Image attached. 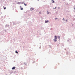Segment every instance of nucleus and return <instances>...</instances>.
<instances>
[{"label": "nucleus", "instance_id": "nucleus-3", "mask_svg": "<svg viewBox=\"0 0 75 75\" xmlns=\"http://www.w3.org/2000/svg\"><path fill=\"white\" fill-rule=\"evenodd\" d=\"M20 7H21V10H23V8H22L21 6H20Z\"/></svg>", "mask_w": 75, "mask_h": 75}, {"label": "nucleus", "instance_id": "nucleus-15", "mask_svg": "<svg viewBox=\"0 0 75 75\" xmlns=\"http://www.w3.org/2000/svg\"><path fill=\"white\" fill-rule=\"evenodd\" d=\"M57 18H55V20H57Z\"/></svg>", "mask_w": 75, "mask_h": 75}, {"label": "nucleus", "instance_id": "nucleus-12", "mask_svg": "<svg viewBox=\"0 0 75 75\" xmlns=\"http://www.w3.org/2000/svg\"><path fill=\"white\" fill-rule=\"evenodd\" d=\"M47 23V21H45V23Z\"/></svg>", "mask_w": 75, "mask_h": 75}, {"label": "nucleus", "instance_id": "nucleus-6", "mask_svg": "<svg viewBox=\"0 0 75 75\" xmlns=\"http://www.w3.org/2000/svg\"><path fill=\"white\" fill-rule=\"evenodd\" d=\"M24 4L25 6H27V4H26L25 3Z\"/></svg>", "mask_w": 75, "mask_h": 75}, {"label": "nucleus", "instance_id": "nucleus-8", "mask_svg": "<svg viewBox=\"0 0 75 75\" xmlns=\"http://www.w3.org/2000/svg\"><path fill=\"white\" fill-rule=\"evenodd\" d=\"M58 37L59 39H60V37H59V36H58Z\"/></svg>", "mask_w": 75, "mask_h": 75}, {"label": "nucleus", "instance_id": "nucleus-9", "mask_svg": "<svg viewBox=\"0 0 75 75\" xmlns=\"http://www.w3.org/2000/svg\"><path fill=\"white\" fill-rule=\"evenodd\" d=\"M16 53H17V54H18V52H17V51H16Z\"/></svg>", "mask_w": 75, "mask_h": 75}, {"label": "nucleus", "instance_id": "nucleus-13", "mask_svg": "<svg viewBox=\"0 0 75 75\" xmlns=\"http://www.w3.org/2000/svg\"><path fill=\"white\" fill-rule=\"evenodd\" d=\"M66 20L67 22H68V21L66 19Z\"/></svg>", "mask_w": 75, "mask_h": 75}, {"label": "nucleus", "instance_id": "nucleus-7", "mask_svg": "<svg viewBox=\"0 0 75 75\" xmlns=\"http://www.w3.org/2000/svg\"><path fill=\"white\" fill-rule=\"evenodd\" d=\"M20 3H21L20 2H18V4H20Z\"/></svg>", "mask_w": 75, "mask_h": 75}, {"label": "nucleus", "instance_id": "nucleus-18", "mask_svg": "<svg viewBox=\"0 0 75 75\" xmlns=\"http://www.w3.org/2000/svg\"><path fill=\"white\" fill-rule=\"evenodd\" d=\"M38 1H39V0H37Z\"/></svg>", "mask_w": 75, "mask_h": 75}, {"label": "nucleus", "instance_id": "nucleus-1", "mask_svg": "<svg viewBox=\"0 0 75 75\" xmlns=\"http://www.w3.org/2000/svg\"><path fill=\"white\" fill-rule=\"evenodd\" d=\"M54 38H54V39L53 40V41H54V42H56L57 41V36H55Z\"/></svg>", "mask_w": 75, "mask_h": 75}, {"label": "nucleus", "instance_id": "nucleus-11", "mask_svg": "<svg viewBox=\"0 0 75 75\" xmlns=\"http://www.w3.org/2000/svg\"><path fill=\"white\" fill-rule=\"evenodd\" d=\"M56 7H55V8H53L54 9H55L56 8Z\"/></svg>", "mask_w": 75, "mask_h": 75}, {"label": "nucleus", "instance_id": "nucleus-17", "mask_svg": "<svg viewBox=\"0 0 75 75\" xmlns=\"http://www.w3.org/2000/svg\"><path fill=\"white\" fill-rule=\"evenodd\" d=\"M47 14H49V13L48 12Z\"/></svg>", "mask_w": 75, "mask_h": 75}, {"label": "nucleus", "instance_id": "nucleus-4", "mask_svg": "<svg viewBox=\"0 0 75 75\" xmlns=\"http://www.w3.org/2000/svg\"><path fill=\"white\" fill-rule=\"evenodd\" d=\"M52 3H54V0H52Z\"/></svg>", "mask_w": 75, "mask_h": 75}, {"label": "nucleus", "instance_id": "nucleus-14", "mask_svg": "<svg viewBox=\"0 0 75 75\" xmlns=\"http://www.w3.org/2000/svg\"><path fill=\"white\" fill-rule=\"evenodd\" d=\"M64 20V18H63V20Z\"/></svg>", "mask_w": 75, "mask_h": 75}, {"label": "nucleus", "instance_id": "nucleus-16", "mask_svg": "<svg viewBox=\"0 0 75 75\" xmlns=\"http://www.w3.org/2000/svg\"><path fill=\"white\" fill-rule=\"evenodd\" d=\"M48 21H47V23H48Z\"/></svg>", "mask_w": 75, "mask_h": 75}, {"label": "nucleus", "instance_id": "nucleus-2", "mask_svg": "<svg viewBox=\"0 0 75 75\" xmlns=\"http://www.w3.org/2000/svg\"><path fill=\"white\" fill-rule=\"evenodd\" d=\"M15 68H16V67H13L12 68V69H15Z\"/></svg>", "mask_w": 75, "mask_h": 75}, {"label": "nucleus", "instance_id": "nucleus-10", "mask_svg": "<svg viewBox=\"0 0 75 75\" xmlns=\"http://www.w3.org/2000/svg\"><path fill=\"white\" fill-rule=\"evenodd\" d=\"M6 7H5L4 9V10H6Z\"/></svg>", "mask_w": 75, "mask_h": 75}, {"label": "nucleus", "instance_id": "nucleus-5", "mask_svg": "<svg viewBox=\"0 0 75 75\" xmlns=\"http://www.w3.org/2000/svg\"><path fill=\"white\" fill-rule=\"evenodd\" d=\"M34 10V8H30V10L31 11H32V10Z\"/></svg>", "mask_w": 75, "mask_h": 75}]
</instances>
